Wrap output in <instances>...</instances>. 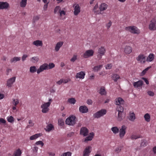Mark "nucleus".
<instances>
[{"mask_svg":"<svg viewBox=\"0 0 156 156\" xmlns=\"http://www.w3.org/2000/svg\"><path fill=\"white\" fill-rule=\"evenodd\" d=\"M52 101V99L51 98H49L48 102H44L42 104L41 107L42 109L41 112L43 113H47L49 111V107L51 102Z\"/></svg>","mask_w":156,"mask_h":156,"instance_id":"f257e3e1","label":"nucleus"},{"mask_svg":"<svg viewBox=\"0 0 156 156\" xmlns=\"http://www.w3.org/2000/svg\"><path fill=\"white\" fill-rule=\"evenodd\" d=\"M125 30L133 34H139L140 33V30L136 27L134 26H130L126 27Z\"/></svg>","mask_w":156,"mask_h":156,"instance_id":"f03ea898","label":"nucleus"},{"mask_svg":"<svg viewBox=\"0 0 156 156\" xmlns=\"http://www.w3.org/2000/svg\"><path fill=\"white\" fill-rule=\"evenodd\" d=\"M106 113L107 111L106 109H101L94 114L93 116L95 118L98 119L104 115Z\"/></svg>","mask_w":156,"mask_h":156,"instance_id":"7ed1b4c3","label":"nucleus"},{"mask_svg":"<svg viewBox=\"0 0 156 156\" xmlns=\"http://www.w3.org/2000/svg\"><path fill=\"white\" fill-rule=\"evenodd\" d=\"M75 119L76 117L74 116H70L66 119V123L69 125L73 126L75 124Z\"/></svg>","mask_w":156,"mask_h":156,"instance_id":"20e7f679","label":"nucleus"},{"mask_svg":"<svg viewBox=\"0 0 156 156\" xmlns=\"http://www.w3.org/2000/svg\"><path fill=\"white\" fill-rule=\"evenodd\" d=\"M126 126L125 125H122L119 130V136L120 139H122L125 136L126 133Z\"/></svg>","mask_w":156,"mask_h":156,"instance_id":"39448f33","label":"nucleus"},{"mask_svg":"<svg viewBox=\"0 0 156 156\" xmlns=\"http://www.w3.org/2000/svg\"><path fill=\"white\" fill-rule=\"evenodd\" d=\"M148 29L150 30H156V20L153 19L150 22L148 26Z\"/></svg>","mask_w":156,"mask_h":156,"instance_id":"423d86ee","label":"nucleus"},{"mask_svg":"<svg viewBox=\"0 0 156 156\" xmlns=\"http://www.w3.org/2000/svg\"><path fill=\"white\" fill-rule=\"evenodd\" d=\"M94 51L92 49H90L86 51L83 55V57L84 58H87L93 56Z\"/></svg>","mask_w":156,"mask_h":156,"instance_id":"0eeeda50","label":"nucleus"},{"mask_svg":"<svg viewBox=\"0 0 156 156\" xmlns=\"http://www.w3.org/2000/svg\"><path fill=\"white\" fill-rule=\"evenodd\" d=\"M10 7L9 3L7 2H0V9H7Z\"/></svg>","mask_w":156,"mask_h":156,"instance_id":"6e6552de","label":"nucleus"},{"mask_svg":"<svg viewBox=\"0 0 156 156\" xmlns=\"http://www.w3.org/2000/svg\"><path fill=\"white\" fill-rule=\"evenodd\" d=\"M47 66L48 64L47 63H44L41 65L39 68L37 70V73L39 74L40 73L44 71V70H48Z\"/></svg>","mask_w":156,"mask_h":156,"instance_id":"1a4fd4ad","label":"nucleus"},{"mask_svg":"<svg viewBox=\"0 0 156 156\" xmlns=\"http://www.w3.org/2000/svg\"><path fill=\"white\" fill-rule=\"evenodd\" d=\"M16 77H13L8 79L6 82V86L9 87H11L16 81Z\"/></svg>","mask_w":156,"mask_h":156,"instance_id":"9d476101","label":"nucleus"},{"mask_svg":"<svg viewBox=\"0 0 156 156\" xmlns=\"http://www.w3.org/2000/svg\"><path fill=\"white\" fill-rule=\"evenodd\" d=\"M88 130L85 127H82L80 130V134L84 136H87L88 134Z\"/></svg>","mask_w":156,"mask_h":156,"instance_id":"9b49d317","label":"nucleus"},{"mask_svg":"<svg viewBox=\"0 0 156 156\" xmlns=\"http://www.w3.org/2000/svg\"><path fill=\"white\" fill-rule=\"evenodd\" d=\"M136 59L141 63H144L146 62L145 56L143 55H139L136 58Z\"/></svg>","mask_w":156,"mask_h":156,"instance_id":"f8f14e48","label":"nucleus"},{"mask_svg":"<svg viewBox=\"0 0 156 156\" xmlns=\"http://www.w3.org/2000/svg\"><path fill=\"white\" fill-rule=\"evenodd\" d=\"M129 120L131 122H134L136 119V115L133 112H130L128 117Z\"/></svg>","mask_w":156,"mask_h":156,"instance_id":"ddd939ff","label":"nucleus"},{"mask_svg":"<svg viewBox=\"0 0 156 156\" xmlns=\"http://www.w3.org/2000/svg\"><path fill=\"white\" fill-rule=\"evenodd\" d=\"M91 147L88 146L86 147L83 152V156H89L90 153L91 151Z\"/></svg>","mask_w":156,"mask_h":156,"instance_id":"4468645a","label":"nucleus"},{"mask_svg":"<svg viewBox=\"0 0 156 156\" xmlns=\"http://www.w3.org/2000/svg\"><path fill=\"white\" fill-rule=\"evenodd\" d=\"M85 75V73L83 71H80L76 73L75 76L76 79H83Z\"/></svg>","mask_w":156,"mask_h":156,"instance_id":"2eb2a0df","label":"nucleus"},{"mask_svg":"<svg viewBox=\"0 0 156 156\" xmlns=\"http://www.w3.org/2000/svg\"><path fill=\"white\" fill-rule=\"evenodd\" d=\"M124 103L123 100L121 98H118L115 100V104L117 105H123Z\"/></svg>","mask_w":156,"mask_h":156,"instance_id":"dca6fc26","label":"nucleus"},{"mask_svg":"<svg viewBox=\"0 0 156 156\" xmlns=\"http://www.w3.org/2000/svg\"><path fill=\"white\" fill-rule=\"evenodd\" d=\"M79 111L82 113H87L88 112V109L86 106L83 105L79 107Z\"/></svg>","mask_w":156,"mask_h":156,"instance_id":"f3484780","label":"nucleus"},{"mask_svg":"<svg viewBox=\"0 0 156 156\" xmlns=\"http://www.w3.org/2000/svg\"><path fill=\"white\" fill-rule=\"evenodd\" d=\"M143 84V82L141 80H139L137 82H134L133 83V85L135 88L141 87Z\"/></svg>","mask_w":156,"mask_h":156,"instance_id":"a211bd4d","label":"nucleus"},{"mask_svg":"<svg viewBox=\"0 0 156 156\" xmlns=\"http://www.w3.org/2000/svg\"><path fill=\"white\" fill-rule=\"evenodd\" d=\"M124 52L127 54H130L132 51V48L129 46H126L124 48Z\"/></svg>","mask_w":156,"mask_h":156,"instance_id":"6ab92c4d","label":"nucleus"},{"mask_svg":"<svg viewBox=\"0 0 156 156\" xmlns=\"http://www.w3.org/2000/svg\"><path fill=\"white\" fill-rule=\"evenodd\" d=\"M63 44V42L62 41H60L58 42L55 45V51L57 52L60 49V48L62 46Z\"/></svg>","mask_w":156,"mask_h":156,"instance_id":"aec40b11","label":"nucleus"},{"mask_svg":"<svg viewBox=\"0 0 156 156\" xmlns=\"http://www.w3.org/2000/svg\"><path fill=\"white\" fill-rule=\"evenodd\" d=\"M33 44L36 47H42L43 46L42 41L40 40H37L34 41Z\"/></svg>","mask_w":156,"mask_h":156,"instance_id":"412c9836","label":"nucleus"},{"mask_svg":"<svg viewBox=\"0 0 156 156\" xmlns=\"http://www.w3.org/2000/svg\"><path fill=\"white\" fill-rule=\"evenodd\" d=\"M108 7V6L107 4L103 3L101 4L99 7V8L101 11H102L106 10Z\"/></svg>","mask_w":156,"mask_h":156,"instance_id":"4be33fe9","label":"nucleus"},{"mask_svg":"<svg viewBox=\"0 0 156 156\" xmlns=\"http://www.w3.org/2000/svg\"><path fill=\"white\" fill-rule=\"evenodd\" d=\"M106 51V49L104 47H101L98 49V53L101 54V55H105Z\"/></svg>","mask_w":156,"mask_h":156,"instance_id":"5701e85b","label":"nucleus"},{"mask_svg":"<svg viewBox=\"0 0 156 156\" xmlns=\"http://www.w3.org/2000/svg\"><path fill=\"white\" fill-rule=\"evenodd\" d=\"M80 8L78 4L76 5L74 7V13L75 15H77L80 12Z\"/></svg>","mask_w":156,"mask_h":156,"instance_id":"b1692460","label":"nucleus"},{"mask_svg":"<svg viewBox=\"0 0 156 156\" xmlns=\"http://www.w3.org/2000/svg\"><path fill=\"white\" fill-rule=\"evenodd\" d=\"M94 135L93 132L90 133L89 135L86 137L84 140V142H87L88 141H90L93 138Z\"/></svg>","mask_w":156,"mask_h":156,"instance_id":"393cba45","label":"nucleus"},{"mask_svg":"<svg viewBox=\"0 0 156 156\" xmlns=\"http://www.w3.org/2000/svg\"><path fill=\"white\" fill-rule=\"evenodd\" d=\"M123 112H118L117 117V120L119 121H121L123 120L124 117L123 116Z\"/></svg>","mask_w":156,"mask_h":156,"instance_id":"a878e982","label":"nucleus"},{"mask_svg":"<svg viewBox=\"0 0 156 156\" xmlns=\"http://www.w3.org/2000/svg\"><path fill=\"white\" fill-rule=\"evenodd\" d=\"M41 135L42 134L40 133L35 134L30 136V139L31 140H35L41 136Z\"/></svg>","mask_w":156,"mask_h":156,"instance_id":"bb28decb","label":"nucleus"},{"mask_svg":"<svg viewBox=\"0 0 156 156\" xmlns=\"http://www.w3.org/2000/svg\"><path fill=\"white\" fill-rule=\"evenodd\" d=\"M46 131L49 132L51 130L54 129V126L51 124H48L45 129Z\"/></svg>","mask_w":156,"mask_h":156,"instance_id":"cd10ccee","label":"nucleus"},{"mask_svg":"<svg viewBox=\"0 0 156 156\" xmlns=\"http://www.w3.org/2000/svg\"><path fill=\"white\" fill-rule=\"evenodd\" d=\"M21 58L20 57H15L10 60V62L11 63H15L17 61H19L20 60Z\"/></svg>","mask_w":156,"mask_h":156,"instance_id":"c85d7f7f","label":"nucleus"},{"mask_svg":"<svg viewBox=\"0 0 156 156\" xmlns=\"http://www.w3.org/2000/svg\"><path fill=\"white\" fill-rule=\"evenodd\" d=\"M112 78L115 82H116L118 80L120 79V76L118 74H114L112 75Z\"/></svg>","mask_w":156,"mask_h":156,"instance_id":"c756f323","label":"nucleus"},{"mask_svg":"<svg viewBox=\"0 0 156 156\" xmlns=\"http://www.w3.org/2000/svg\"><path fill=\"white\" fill-rule=\"evenodd\" d=\"M154 58V55L153 54H150L147 58V62H151L152 61Z\"/></svg>","mask_w":156,"mask_h":156,"instance_id":"7c9ffc66","label":"nucleus"},{"mask_svg":"<svg viewBox=\"0 0 156 156\" xmlns=\"http://www.w3.org/2000/svg\"><path fill=\"white\" fill-rule=\"evenodd\" d=\"M111 130L113 133L115 134L118 133L119 131V128L116 126L112 127L111 129Z\"/></svg>","mask_w":156,"mask_h":156,"instance_id":"2f4dec72","label":"nucleus"},{"mask_svg":"<svg viewBox=\"0 0 156 156\" xmlns=\"http://www.w3.org/2000/svg\"><path fill=\"white\" fill-rule=\"evenodd\" d=\"M102 66V65L95 66L93 68V70L95 72H97L101 69Z\"/></svg>","mask_w":156,"mask_h":156,"instance_id":"473e14b6","label":"nucleus"},{"mask_svg":"<svg viewBox=\"0 0 156 156\" xmlns=\"http://www.w3.org/2000/svg\"><path fill=\"white\" fill-rule=\"evenodd\" d=\"M27 0H21V1L20 3V7L22 8L25 7L27 4Z\"/></svg>","mask_w":156,"mask_h":156,"instance_id":"72a5a7b5","label":"nucleus"},{"mask_svg":"<svg viewBox=\"0 0 156 156\" xmlns=\"http://www.w3.org/2000/svg\"><path fill=\"white\" fill-rule=\"evenodd\" d=\"M37 70L36 66H31L30 68V72L32 73H33L37 72Z\"/></svg>","mask_w":156,"mask_h":156,"instance_id":"f704fd0d","label":"nucleus"},{"mask_svg":"<svg viewBox=\"0 0 156 156\" xmlns=\"http://www.w3.org/2000/svg\"><path fill=\"white\" fill-rule=\"evenodd\" d=\"M22 152L20 149H19L14 152L13 155L14 156H20Z\"/></svg>","mask_w":156,"mask_h":156,"instance_id":"c9c22d12","label":"nucleus"},{"mask_svg":"<svg viewBox=\"0 0 156 156\" xmlns=\"http://www.w3.org/2000/svg\"><path fill=\"white\" fill-rule=\"evenodd\" d=\"M145 120L147 122H149L150 121V115L148 113L145 114L144 116Z\"/></svg>","mask_w":156,"mask_h":156,"instance_id":"e433bc0d","label":"nucleus"},{"mask_svg":"<svg viewBox=\"0 0 156 156\" xmlns=\"http://www.w3.org/2000/svg\"><path fill=\"white\" fill-rule=\"evenodd\" d=\"M116 110L118 112H123L124 110L123 108L121 105H119L117 107Z\"/></svg>","mask_w":156,"mask_h":156,"instance_id":"4c0bfd02","label":"nucleus"},{"mask_svg":"<svg viewBox=\"0 0 156 156\" xmlns=\"http://www.w3.org/2000/svg\"><path fill=\"white\" fill-rule=\"evenodd\" d=\"M99 93L102 95H105L106 94V92L104 87H102L101 88Z\"/></svg>","mask_w":156,"mask_h":156,"instance_id":"58836bf2","label":"nucleus"},{"mask_svg":"<svg viewBox=\"0 0 156 156\" xmlns=\"http://www.w3.org/2000/svg\"><path fill=\"white\" fill-rule=\"evenodd\" d=\"M151 67V66L148 67L146 68L144 70L140 73V76H144L147 72L148 70Z\"/></svg>","mask_w":156,"mask_h":156,"instance_id":"ea45409f","label":"nucleus"},{"mask_svg":"<svg viewBox=\"0 0 156 156\" xmlns=\"http://www.w3.org/2000/svg\"><path fill=\"white\" fill-rule=\"evenodd\" d=\"M28 125H27L26 127L27 128H30L31 127H33L34 125V123L30 119L28 121Z\"/></svg>","mask_w":156,"mask_h":156,"instance_id":"a19ab883","label":"nucleus"},{"mask_svg":"<svg viewBox=\"0 0 156 156\" xmlns=\"http://www.w3.org/2000/svg\"><path fill=\"white\" fill-rule=\"evenodd\" d=\"M78 55L77 54H74L73 55V56L70 59V61L71 62H74L77 59Z\"/></svg>","mask_w":156,"mask_h":156,"instance_id":"79ce46f5","label":"nucleus"},{"mask_svg":"<svg viewBox=\"0 0 156 156\" xmlns=\"http://www.w3.org/2000/svg\"><path fill=\"white\" fill-rule=\"evenodd\" d=\"M140 137V136H138L135 134L133 133L130 136V138L132 140L136 139Z\"/></svg>","mask_w":156,"mask_h":156,"instance_id":"37998d69","label":"nucleus"},{"mask_svg":"<svg viewBox=\"0 0 156 156\" xmlns=\"http://www.w3.org/2000/svg\"><path fill=\"white\" fill-rule=\"evenodd\" d=\"M39 58L37 56H34L31 58L30 61L34 63L37 62L38 61Z\"/></svg>","mask_w":156,"mask_h":156,"instance_id":"c03bdc74","label":"nucleus"},{"mask_svg":"<svg viewBox=\"0 0 156 156\" xmlns=\"http://www.w3.org/2000/svg\"><path fill=\"white\" fill-rule=\"evenodd\" d=\"M68 101L70 104H74L76 102V100L74 98H72L69 99Z\"/></svg>","mask_w":156,"mask_h":156,"instance_id":"a18cd8bd","label":"nucleus"},{"mask_svg":"<svg viewBox=\"0 0 156 156\" xmlns=\"http://www.w3.org/2000/svg\"><path fill=\"white\" fill-rule=\"evenodd\" d=\"M48 70L49 69H52L54 68L55 66V65L52 62L49 63L48 64Z\"/></svg>","mask_w":156,"mask_h":156,"instance_id":"49530a36","label":"nucleus"},{"mask_svg":"<svg viewBox=\"0 0 156 156\" xmlns=\"http://www.w3.org/2000/svg\"><path fill=\"white\" fill-rule=\"evenodd\" d=\"M58 124L59 126H63L64 125L63 120L61 119H58Z\"/></svg>","mask_w":156,"mask_h":156,"instance_id":"de8ad7c7","label":"nucleus"},{"mask_svg":"<svg viewBox=\"0 0 156 156\" xmlns=\"http://www.w3.org/2000/svg\"><path fill=\"white\" fill-rule=\"evenodd\" d=\"M12 102L13 105L16 106L19 103V101L18 99H12Z\"/></svg>","mask_w":156,"mask_h":156,"instance_id":"09e8293b","label":"nucleus"},{"mask_svg":"<svg viewBox=\"0 0 156 156\" xmlns=\"http://www.w3.org/2000/svg\"><path fill=\"white\" fill-rule=\"evenodd\" d=\"M61 10V7L59 6H57L54 9V13L55 14L58 12H59Z\"/></svg>","mask_w":156,"mask_h":156,"instance_id":"8fccbe9b","label":"nucleus"},{"mask_svg":"<svg viewBox=\"0 0 156 156\" xmlns=\"http://www.w3.org/2000/svg\"><path fill=\"white\" fill-rule=\"evenodd\" d=\"M34 147L33 148V153H35L37 154V153L38 150V147L36 146L35 145H34Z\"/></svg>","mask_w":156,"mask_h":156,"instance_id":"3c124183","label":"nucleus"},{"mask_svg":"<svg viewBox=\"0 0 156 156\" xmlns=\"http://www.w3.org/2000/svg\"><path fill=\"white\" fill-rule=\"evenodd\" d=\"M7 119L8 122H9L12 123L14 122V118L12 116L8 117Z\"/></svg>","mask_w":156,"mask_h":156,"instance_id":"603ef678","label":"nucleus"},{"mask_svg":"<svg viewBox=\"0 0 156 156\" xmlns=\"http://www.w3.org/2000/svg\"><path fill=\"white\" fill-rule=\"evenodd\" d=\"M35 145H40L41 147H42L44 145V143L41 141H38L35 143Z\"/></svg>","mask_w":156,"mask_h":156,"instance_id":"864d4df0","label":"nucleus"},{"mask_svg":"<svg viewBox=\"0 0 156 156\" xmlns=\"http://www.w3.org/2000/svg\"><path fill=\"white\" fill-rule=\"evenodd\" d=\"M72 153L70 152H67L63 153L61 156H71Z\"/></svg>","mask_w":156,"mask_h":156,"instance_id":"5fc2aeb1","label":"nucleus"},{"mask_svg":"<svg viewBox=\"0 0 156 156\" xmlns=\"http://www.w3.org/2000/svg\"><path fill=\"white\" fill-rule=\"evenodd\" d=\"M62 80L63 83H66L71 81V79L69 78L67 79H62Z\"/></svg>","mask_w":156,"mask_h":156,"instance_id":"6e6d98bb","label":"nucleus"},{"mask_svg":"<svg viewBox=\"0 0 156 156\" xmlns=\"http://www.w3.org/2000/svg\"><path fill=\"white\" fill-rule=\"evenodd\" d=\"M40 19V16H34L33 19V22H35L36 21Z\"/></svg>","mask_w":156,"mask_h":156,"instance_id":"4d7b16f0","label":"nucleus"},{"mask_svg":"<svg viewBox=\"0 0 156 156\" xmlns=\"http://www.w3.org/2000/svg\"><path fill=\"white\" fill-rule=\"evenodd\" d=\"M112 23L111 21H109L106 24V27L108 29L111 26Z\"/></svg>","mask_w":156,"mask_h":156,"instance_id":"13d9d810","label":"nucleus"},{"mask_svg":"<svg viewBox=\"0 0 156 156\" xmlns=\"http://www.w3.org/2000/svg\"><path fill=\"white\" fill-rule=\"evenodd\" d=\"M112 65L111 64H108L107 65L105 66V68L106 69H109L112 68Z\"/></svg>","mask_w":156,"mask_h":156,"instance_id":"bf43d9fd","label":"nucleus"},{"mask_svg":"<svg viewBox=\"0 0 156 156\" xmlns=\"http://www.w3.org/2000/svg\"><path fill=\"white\" fill-rule=\"evenodd\" d=\"M28 55L26 54H24L22 57V61H24L26 60V58L28 57Z\"/></svg>","mask_w":156,"mask_h":156,"instance_id":"052dcab7","label":"nucleus"},{"mask_svg":"<svg viewBox=\"0 0 156 156\" xmlns=\"http://www.w3.org/2000/svg\"><path fill=\"white\" fill-rule=\"evenodd\" d=\"M147 142L145 140H143L141 142V145L143 146H145L146 145Z\"/></svg>","mask_w":156,"mask_h":156,"instance_id":"680f3d73","label":"nucleus"},{"mask_svg":"<svg viewBox=\"0 0 156 156\" xmlns=\"http://www.w3.org/2000/svg\"><path fill=\"white\" fill-rule=\"evenodd\" d=\"M6 122V121L5 119L2 118H0V124H5Z\"/></svg>","mask_w":156,"mask_h":156,"instance_id":"e2e57ef3","label":"nucleus"},{"mask_svg":"<svg viewBox=\"0 0 156 156\" xmlns=\"http://www.w3.org/2000/svg\"><path fill=\"white\" fill-rule=\"evenodd\" d=\"M63 83L62 80V79H60L59 80L56 82V83L58 85H60Z\"/></svg>","mask_w":156,"mask_h":156,"instance_id":"0e129e2a","label":"nucleus"},{"mask_svg":"<svg viewBox=\"0 0 156 156\" xmlns=\"http://www.w3.org/2000/svg\"><path fill=\"white\" fill-rule=\"evenodd\" d=\"M60 13V15L61 16L62 15H65L66 14V12L63 10H60L59 12Z\"/></svg>","mask_w":156,"mask_h":156,"instance_id":"69168bd1","label":"nucleus"},{"mask_svg":"<svg viewBox=\"0 0 156 156\" xmlns=\"http://www.w3.org/2000/svg\"><path fill=\"white\" fill-rule=\"evenodd\" d=\"M147 94L149 96H153L154 95V93L151 91H148Z\"/></svg>","mask_w":156,"mask_h":156,"instance_id":"338daca9","label":"nucleus"},{"mask_svg":"<svg viewBox=\"0 0 156 156\" xmlns=\"http://www.w3.org/2000/svg\"><path fill=\"white\" fill-rule=\"evenodd\" d=\"M87 104L90 105L92 104L93 102H92V101L91 100L88 99L87 100Z\"/></svg>","mask_w":156,"mask_h":156,"instance_id":"774afa93","label":"nucleus"}]
</instances>
